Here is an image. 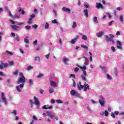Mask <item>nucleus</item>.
<instances>
[{"instance_id":"obj_62","label":"nucleus","mask_w":124,"mask_h":124,"mask_svg":"<svg viewBox=\"0 0 124 124\" xmlns=\"http://www.w3.org/2000/svg\"><path fill=\"white\" fill-rule=\"evenodd\" d=\"M45 57H46V58L47 59H48L49 58V53L48 54H47V55H46V56H45Z\"/></svg>"},{"instance_id":"obj_24","label":"nucleus","mask_w":124,"mask_h":124,"mask_svg":"<svg viewBox=\"0 0 124 124\" xmlns=\"http://www.w3.org/2000/svg\"><path fill=\"white\" fill-rule=\"evenodd\" d=\"M70 93L73 96H74L76 94V92H75L74 90H72L70 91Z\"/></svg>"},{"instance_id":"obj_47","label":"nucleus","mask_w":124,"mask_h":124,"mask_svg":"<svg viewBox=\"0 0 124 124\" xmlns=\"http://www.w3.org/2000/svg\"><path fill=\"white\" fill-rule=\"evenodd\" d=\"M7 12H8V14L10 16H13V15H12V14H11V12L10 10L7 11Z\"/></svg>"},{"instance_id":"obj_37","label":"nucleus","mask_w":124,"mask_h":124,"mask_svg":"<svg viewBox=\"0 0 124 124\" xmlns=\"http://www.w3.org/2000/svg\"><path fill=\"white\" fill-rule=\"evenodd\" d=\"M6 52L7 53V54H8H8H10V55H13L12 52H10V51H8V50H6Z\"/></svg>"},{"instance_id":"obj_50","label":"nucleus","mask_w":124,"mask_h":124,"mask_svg":"<svg viewBox=\"0 0 124 124\" xmlns=\"http://www.w3.org/2000/svg\"><path fill=\"white\" fill-rule=\"evenodd\" d=\"M32 27L34 29H36L38 28V25L35 24L34 25H32Z\"/></svg>"},{"instance_id":"obj_12","label":"nucleus","mask_w":124,"mask_h":124,"mask_svg":"<svg viewBox=\"0 0 124 124\" xmlns=\"http://www.w3.org/2000/svg\"><path fill=\"white\" fill-rule=\"evenodd\" d=\"M78 39H79V37L78 36H77V38H75L74 39L71 40L70 43H72V44H74Z\"/></svg>"},{"instance_id":"obj_33","label":"nucleus","mask_w":124,"mask_h":124,"mask_svg":"<svg viewBox=\"0 0 124 124\" xmlns=\"http://www.w3.org/2000/svg\"><path fill=\"white\" fill-rule=\"evenodd\" d=\"M48 28H49V24L46 22L45 26V29H48Z\"/></svg>"},{"instance_id":"obj_52","label":"nucleus","mask_w":124,"mask_h":124,"mask_svg":"<svg viewBox=\"0 0 124 124\" xmlns=\"http://www.w3.org/2000/svg\"><path fill=\"white\" fill-rule=\"evenodd\" d=\"M84 6L86 8H89V5L87 4V2L84 3Z\"/></svg>"},{"instance_id":"obj_36","label":"nucleus","mask_w":124,"mask_h":124,"mask_svg":"<svg viewBox=\"0 0 124 124\" xmlns=\"http://www.w3.org/2000/svg\"><path fill=\"white\" fill-rule=\"evenodd\" d=\"M35 17V15H31L30 16V17L29 19H32L33 18H34V17Z\"/></svg>"},{"instance_id":"obj_32","label":"nucleus","mask_w":124,"mask_h":124,"mask_svg":"<svg viewBox=\"0 0 124 124\" xmlns=\"http://www.w3.org/2000/svg\"><path fill=\"white\" fill-rule=\"evenodd\" d=\"M111 50H112V51H113V52H115L116 51L115 48L114 47V46H111Z\"/></svg>"},{"instance_id":"obj_39","label":"nucleus","mask_w":124,"mask_h":124,"mask_svg":"<svg viewBox=\"0 0 124 124\" xmlns=\"http://www.w3.org/2000/svg\"><path fill=\"white\" fill-rule=\"evenodd\" d=\"M104 114H105V116H106V117H107L108 115L109 114V113L108 112V111H107V110H106L105 111Z\"/></svg>"},{"instance_id":"obj_29","label":"nucleus","mask_w":124,"mask_h":124,"mask_svg":"<svg viewBox=\"0 0 124 124\" xmlns=\"http://www.w3.org/2000/svg\"><path fill=\"white\" fill-rule=\"evenodd\" d=\"M33 69V66H31V65L29 66L27 68V70H30Z\"/></svg>"},{"instance_id":"obj_1","label":"nucleus","mask_w":124,"mask_h":124,"mask_svg":"<svg viewBox=\"0 0 124 124\" xmlns=\"http://www.w3.org/2000/svg\"><path fill=\"white\" fill-rule=\"evenodd\" d=\"M78 83L79 84H78V90L81 91L82 89L83 88V91L85 92H86L88 90H90V86L89 84H86V82H85L84 85H81V81H78Z\"/></svg>"},{"instance_id":"obj_18","label":"nucleus","mask_w":124,"mask_h":124,"mask_svg":"<svg viewBox=\"0 0 124 124\" xmlns=\"http://www.w3.org/2000/svg\"><path fill=\"white\" fill-rule=\"evenodd\" d=\"M119 20L121 23H123L124 22V16L123 15H121L120 16H119Z\"/></svg>"},{"instance_id":"obj_15","label":"nucleus","mask_w":124,"mask_h":124,"mask_svg":"<svg viewBox=\"0 0 124 124\" xmlns=\"http://www.w3.org/2000/svg\"><path fill=\"white\" fill-rule=\"evenodd\" d=\"M83 14H84V16H86V18L89 17V11L87 10H84V11H83Z\"/></svg>"},{"instance_id":"obj_51","label":"nucleus","mask_w":124,"mask_h":124,"mask_svg":"<svg viewBox=\"0 0 124 124\" xmlns=\"http://www.w3.org/2000/svg\"><path fill=\"white\" fill-rule=\"evenodd\" d=\"M107 15H108V17L111 18L112 16H111L109 13H107Z\"/></svg>"},{"instance_id":"obj_11","label":"nucleus","mask_w":124,"mask_h":124,"mask_svg":"<svg viewBox=\"0 0 124 124\" xmlns=\"http://www.w3.org/2000/svg\"><path fill=\"white\" fill-rule=\"evenodd\" d=\"M52 108H53V106H50L49 107L48 105H45L42 107V109H52Z\"/></svg>"},{"instance_id":"obj_6","label":"nucleus","mask_w":124,"mask_h":124,"mask_svg":"<svg viewBox=\"0 0 124 124\" xmlns=\"http://www.w3.org/2000/svg\"><path fill=\"white\" fill-rule=\"evenodd\" d=\"M47 115L50 119L53 120L55 118V115L52 113L51 112H46Z\"/></svg>"},{"instance_id":"obj_53","label":"nucleus","mask_w":124,"mask_h":124,"mask_svg":"<svg viewBox=\"0 0 124 124\" xmlns=\"http://www.w3.org/2000/svg\"><path fill=\"white\" fill-rule=\"evenodd\" d=\"M31 20H32V19H29V21L27 22L29 24H31Z\"/></svg>"},{"instance_id":"obj_43","label":"nucleus","mask_w":124,"mask_h":124,"mask_svg":"<svg viewBox=\"0 0 124 124\" xmlns=\"http://www.w3.org/2000/svg\"><path fill=\"white\" fill-rule=\"evenodd\" d=\"M22 83V84L19 85L18 86H19V88L22 89L24 87V83Z\"/></svg>"},{"instance_id":"obj_38","label":"nucleus","mask_w":124,"mask_h":124,"mask_svg":"<svg viewBox=\"0 0 124 124\" xmlns=\"http://www.w3.org/2000/svg\"><path fill=\"white\" fill-rule=\"evenodd\" d=\"M49 92L50 93H52L54 92V91L53 89L50 88L49 90Z\"/></svg>"},{"instance_id":"obj_57","label":"nucleus","mask_w":124,"mask_h":124,"mask_svg":"<svg viewBox=\"0 0 124 124\" xmlns=\"http://www.w3.org/2000/svg\"><path fill=\"white\" fill-rule=\"evenodd\" d=\"M116 35H117V36L120 35H121V33H120V31H118L117 32H116Z\"/></svg>"},{"instance_id":"obj_49","label":"nucleus","mask_w":124,"mask_h":124,"mask_svg":"<svg viewBox=\"0 0 124 124\" xmlns=\"http://www.w3.org/2000/svg\"><path fill=\"white\" fill-rule=\"evenodd\" d=\"M79 70V69L78 67H76L75 69V72H78Z\"/></svg>"},{"instance_id":"obj_25","label":"nucleus","mask_w":124,"mask_h":124,"mask_svg":"<svg viewBox=\"0 0 124 124\" xmlns=\"http://www.w3.org/2000/svg\"><path fill=\"white\" fill-rule=\"evenodd\" d=\"M1 64H2V65H3V68H6V67H7V66H8V64L7 63H4L2 62V63H1Z\"/></svg>"},{"instance_id":"obj_44","label":"nucleus","mask_w":124,"mask_h":124,"mask_svg":"<svg viewBox=\"0 0 124 124\" xmlns=\"http://www.w3.org/2000/svg\"><path fill=\"white\" fill-rule=\"evenodd\" d=\"M114 22H115L114 21H110V22L108 23V26H111V25L112 24V23H114Z\"/></svg>"},{"instance_id":"obj_31","label":"nucleus","mask_w":124,"mask_h":124,"mask_svg":"<svg viewBox=\"0 0 124 124\" xmlns=\"http://www.w3.org/2000/svg\"><path fill=\"white\" fill-rule=\"evenodd\" d=\"M55 102H56L57 103H58V104L62 103V101L61 100H57L56 101H55Z\"/></svg>"},{"instance_id":"obj_60","label":"nucleus","mask_w":124,"mask_h":124,"mask_svg":"<svg viewBox=\"0 0 124 124\" xmlns=\"http://www.w3.org/2000/svg\"><path fill=\"white\" fill-rule=\"evenodd\" d=\"M32 119H33L34 120L37 121L38 119L36 118V117L35 116H33V117H32Z\"/></svg>"},{"instance_id":"obj_55","label":"nucleus","mask_w":124,"mask_h":124,"mask_svg":"<svg viewBox=\"0 0 124 124\" xmlns=\"http://www.w3.org/2000/svg\"><path fill=\"white\" fill-rule=\"evenodd\" d=\"M18 71L16 70V72H13V74L15 75H18Z\"/></svg>"},{"instance_id":"obj_17","label":"nucleus","mask_w":124,"mask_h":124,"mask_svg":"<svg viewBox=\"0 0 124 124\" xmlns=\"http://www.w3.org/2000/svg\"><path fill=\"white\" fill-rule=\"evenodd\" d=\"M85 60L84 65L87 66L89 65V60L85 57H83Z\"/></svg>"},{"instance_id":"obj_13","label":"nucleus","mask_w":124,"mask_h":124,"mask_svg":"<svg viewBox=\"0 0 124 124\" xmlns=\"http://www.w3.org/2000/svg\"><path fill=\"white\" fill-rule=\"evenodd\" d=\"M50 86H51L52 87H57V83L54 81H50Z\"/></svg>"},{"instance_id":"obj_61","label":"nucleus","mask_w":124,"mask_h":124,"mask_svg":"<svg viewBox=\"0 0 124 124\" xmlns=\"http://www.w3.org/2000/svg\"><path fill=\"white\" fill-rule=\"evenodd\" d=\"M39 92L41 94H43L44 90L43 89H41L40 90Z\"/></svg>"},{"instance_id":"obj_45","label":"nucleus","mask_w":124,"mask_h":124,"mask_svg":"<svg viewBox=\"0 0 124 124\" xmlns=\"http://www.w3.org/2000/svg\"><path fill=\"white\" fill-rule=\"evenodd\" d=\"M29 83L30 85H33L32 80L31 79H29Z\"/></svg>"},{"instance_id":"obj_40","label":"nucleus","mask_w":124,"mask_h":124,"mask_svg":"<svg viewBox=\"0 0 124 124\" xmlns=\"http://www.w3.org/2000/svg\"><path fill=\"white\" fill-rule=\"evenodd\" d=\"M107 78L109 80H111L112 79V78L110 77L109 74H107Z\"/></svg>"},{"instance_id":"obj_4","label":"nucleus","mask_w":124,"mask_h":124,"mask_svg":"<svg viewBox=\"0 0 124 124\" xmlns=\"http://www.w3.org/2000/svg\"><path fill=\"white\" fill-rule=\"evenodd\" d=\"M109 36H108L107 35H105L106 40L108 42H109V41L113 40V39L114 38V35L112 34H109Z\"/></svg>"},{"instance_id":"obj_8","label":"nucleus","mask_w":124,"mask_h":124,"mask_svg":"<svg viewBox=\"0 0 124 124\" xmlns=\"http://www.w3.org/2000/svg\"><path fill=\"white\" fill-rule=\"evenodd\" d=\"M116 45H117V48L119 49H122V44L120 41L118 40L116 43Z\"/></svg>"},{"instance_id":"obj_9","label":"nucleus","mask_w":124,"mask_h":124,"mask_svg":"<svg viewBox=\"0 0 124 124\" xmlns=\"http://www.w3.org/2000/svg\"><path fill=\"white\" fill-rule=\"evenodd\" d=\"M33 98H34V100L35 105H37V106L40 105V104H39V102L38 98L36 97L35 96H34Z\"/></svg>"},{"instance_id":"obj_34","label":"nucleus","mask_w":124,"mask_h":124,"mask_svg":"<svg viewBox=\"0 0 124 124\" xmlns=\"http://www.w3.org/2000/svg\"><path fill=\"white\" fill-rule=\"evenodd\" d=\"M25 28H26L27 30H29L31 29V27L30 26L27 25L25 27Z\"/></svg>"},{"instance_id":"obj_35","label":"nucleus","mask_w":124,"mask_h":124,"mask_svg":"<svg viewBox=\"0 0 124 124\" xmlns=\"http://www.w3.org/2000/svg\"><path fill=\"white\" fill-rule=\"evenodd\" d=\"M16 90L18 92H21V90L20 89V87H19V86H16Z\"/></svg>"},{"instance_id":"obj_5","label":"nucleus","mask_w":124,"mask_h":124,"mask_svg":"<svg viewBox=\"0 0 124 124\" xmlns=\"http://www.w3.org/2000/svg\"><path fill=\"white\" fill-rule=\"evenodd\" d=\"M26 78L25 77H21L17 81L18 84L24 83L25 82Z\"/></svg>"},{"instance_id":"obj_20","label":"nucleus","mask_w":124,"mask_h":124,"mask_svg":"<svg viewBox=\"0 0 124 124\" xmlns=\"http://www.w3.org/2000/svg\"><path fill=\"white\" fill-rule=\"evenodd\" d=\"M103 35V31H100L98 33H97V37L99 38L100 37H102V36Z\"/></svg>"},{"instance_id":"obj_21","label":"nucleus","mask_w":124,"mask_h":124,"mask_svg":"<svg viewBox=\"0 0 124 124\" xmlns=\"http://www.w3.org/2000/svg\"><path fill=\"white\" fill-rule=\"evenodd\" d=\"M11 27L15 30H16L18 28V26L17 25H11Z\"/></svg>"},{"instance_id":"obj_63","label":"nucleus","mask_w":124,"mask_h":124,"mask_svg":"<svg viewBox=\"0 0 124 124\" xmlns=\"http://www.w3.org/2000/svg\"><path fill=\"white\" fill-rule=\"evenodd\" d=\"M3 66L2 64H0V70H3Z\"/></svg>"},{"instance_id":"obj_22","label":"nucleus","mask_w":124,"mask_h":124,"mask_svg":"<svg viewBox=\"0 0 124 124\" xmlns=\"http://www.w3.org/2000/svg\"><path fill=\"white\" fill-rule=\"evenodd\" d=\"M76 27H77V24L76 23V22L74 21L73 23L72 28L75 29Z\"/></svg>"},{"instance_id":"obj_42","label":"nucleus","mask_w":124,"mask_h":124,"mask_svg":"<svg viewBox=\"0 0 124 124\" xmlns=\"http://www.w3.org/2000/svg\"><path fill=\"white\" fill-rule=\"evenodd\" d=\"M25 43H29V40L27 38H24Z\"/></svg>"},{"instance_id":"obj_54","label":"nucleus","mask_w":124,"mask_h":124,"mask_svg":"<svg viewBox=\"0 0 124 124\" xmlns=\"http://www.w3.org/2000/svg\"><path fill=\"white\" fill-rule=\"evenodd\" d=\"M9 65H14V62L13 61H11L9 62Z\"/></svg>"},{"instance_id":"obj_59","label":"nucleus","mask_w":124,"mask_h":124,"mask_svg":"<svg viewBox=\"0 0 124 124\" xmlns=\"http://www.w3.org/2000/svg\"><path fill=\"white\" fill-rule=\"evenodd\" d=\"M16 39L17 41H20V38L19 37L18 35L16 36Z\"/></svg>"},{"instance_id":"obj_41","label":"nucleus","mask_w":124,"mask_h":124,"mask_svg":"<svg viewBox=\"0 0 124 124\" xmlns=\"http://www.w3.org/2000/svg\"><path fill=\"white\" fill-rule=\"evenodd\" d=\"M52 23L53 24H58V22L57 21V20L55 19L54 20L52 21Z\"/></svg>"},{"instance_id":"obj_26","label":"nucleus","mask_w":124,"mask_h":124,"mask_svg":"<svg viewBox=\"0 0 124 124\" xmlns=\"http://www.w3.org/2000/svg\"><path fill=\"white\" fill-rule=\"evenodd\" d=\"M82 38L83 40H85V41L87 40V37L86 35H82Z\"/></svg>"},{"instance_id":"obj_58","label":"nucleus","mask_w":124,"mask_h":124,"mask_svg":"<svg viewBox=\"0 0 124 124\" xmlns=\"http://www.w3.org/2000/svg\"><path fill=\"white\" fill-rule=\"evenodd\" d=\"M19 76H20L21 77H25L24 76L23 73H19Z\"/></svg>"},{"instance_id":"obj_48","label":"nucleus","mask_w":124,"mask_h":124,"mask_svg":"<svg viewBox=\"0 0 124 124\" xmlns=\"http://www.w3.org/2000/svg\"><path fill=\"white\" fill-rule=\"evenodd\" d=\"M111 116L112 117V118H115V114L114 113V112H111Z\"/></svg>"},{"instance_id":"obj_30","label":"nucleus","mask_w":124,"mask_h":124,"mask_svg":"<svg viewBox=\"0 0 124 124\" xmlns=\"http://www.w3.org/2000/svg\"><path fill=\"white\" fill-rule=\"evenodd\" d=\"M12 115H16L17 114V111H16V110H14L13 112H11Z\"/></svg>"},{"instance_id":"obj_2","label":"nucleus","mask_w":124,"mask_h":124,"mask_svg":"<svg viewBox=\"0 0 124 124\" xmlns=\"http://www.w3.org/2000/svg\"><path fill=\"white\" fill-rule=\"evenodd\" d=\"M99 103H100V105L102 107H104L105 105V100L104 97H103L102 95L100 96V99L99 100Z\"/></svg>"},{"instance_id":"obj_19","label":"nucleus","mask_w":124,"mask_h":124,"mask_svg":"<svg viewBox=\"0 0 124 124\" xmlns=\"http://www.w3.org/2000/svg\"><path fill=\"white\" fill-rule=\"evenodd\" d=\"M93 23H94L95 24L99 23V22L97 20V16H94L93 17Z\"/></svg>"},{"instance_id":"obj_16","label":"nucleus","mask_w":124,"mask_h":124,"mask_svg":"<svg viewBox=\"0 0 124 124\" xmlns=\"http://www.w3.org/2000/svg\"><path fill=\"white\" fill-rule=\"evenodd\" d=\"M62 10L63 11H64L65 12H68L69 13H71V10L69 8H66V7H63Z\"/></svg>"},{"instance_id":"obj_7","label":"nucleus","mask_w":124,"mask_h":124,"mask_svg":"<svg viewBox=\"0 0 124 124\" xmlns=\"http://www.w3.org/2000/svg\"><path fill=\"white\" fill-rule=\"evenodd\" d=\"M1 99H2V100H3L4 104H6V105L7 104V102H6V100L5 97L4 96V93H1Z\"/></svg>"},{"instance_id":"obj_27","label":"nucleus","mask_w":124,"mask_h":124,"mask_svg":"<svg viewBox=\"0 0 124 124\" xmlns=\"http://www.w3.org/2000/svg\"><path fill=\"white\" fill-rule=\"evenodd\" d=\"M81 47H82L83 48L85 49H88V47L87 46H85L84 45H82V46H81Z\"/></svg>"},{"instance_id":"obj_28","label":"nucleus","mask_w":124,"mask_h":124,"mask_svg":"<svg viewBox=\"0 0 124 124\" xmlns=\"http://www.w3.org/2000/svg\"><path fill=\"white\" fill-rule=\"evenodd\" d=\"M35 61L36 62H40V58L38 56L36 57V58H35Z\"/></svg>"},{"instance_id":"obj_10","label":"nucleus","mask_w":124,"mask_h":124,"mask_svg":"<svg viewBox=\"0 0 124 124\" xmlns=\"http://www.w3.org/2000/svg\"><path fill=\"white\" fill-rule=\"evenodd\" d=\"M96 8H97L98 9H101V10L103 9V7L102 4L99 2L96 3Z\"/></svg>"},{"instance_id":"obj_23","label":"nucleus","mask_w":124,"mask_h":124,"mask_svg":"<svg viewBox=\"0 0 124 124\" xmlns=\"http://www.w3.org/2000/svg\"><path fill=\"white\" fill-rule=\"evenodd\" d=\"M44 76V75L43 74H40L39 75H38L37 76V78H41Z\"/></svg>"},{"instance_id":"obj_46","label":"nucleus","mask_w":124,"mask_h":124,"mask_svg":"<svg viewBox=\"0 0 124 124\" xmlns=\"http://www.w3.org/2000/svg\"><path fill=\"white\" fill-rule=\"evenodd\" d=\"M73 81V87H76V83H75V81L74 80V79H72Z\"/></svg>"},{"instance_id":"obj_14","label":"nucleus","mask_w":124,"mask_h":124,"mask_svg":"<svg viewBox=\"0 0 124 124\" xmlns=\"http://www.w3.org/2000/svg\"><path fill=\"white\" fill-rule=\"evenodd\" d=\"M77 66L78 67L80 68V69H81V70L82 71H83L87 69V66H80L78 64H77Z\"/></svg>"},{"instance_id":"obj_56","label":"nucleus","mask_w":124,"mask_h":124,"mask_svg":"<svg viewBox=\"0 0 124 124\" xmlns=\"http://www.w3.org/2000/svg\"><path fill=\"white\" fill-rule=\"evenodd\" d=\"M38 42V40H35L34 42H33V45H36L37 43Z\"/></svg>"},{"instance_id":"obj_64","label":"nucleus","mask_w":124,"mask_h":124,"mask_svg":"<svg viewBox=\"0 0 124 124\" xmlns=\"http://www.w3.org/2000/svg\"><path fill=\"white\" fill-rule=\"evenodd\" d=\"M71 77H73V78H75V75H74V74H70V78H71Z\"/></svg>"},{"instance_id":"obj_3","label":"nucleus","mask_w":124,"mask_h":124,"mask_svg":"<svg viewBox=\"0 0 124 124\" xmlns=\"http://www.w3.org/2000/svg\"><path fill=\"white\" fill-rule=\"evenodd\" d=\"M82 71H83V73H82V74L81 75L80 78H82V79L83 81H86L87 78H86V77L88 76V75L86 73V71L83 70Z\"/></svg>"}]
</instances>
